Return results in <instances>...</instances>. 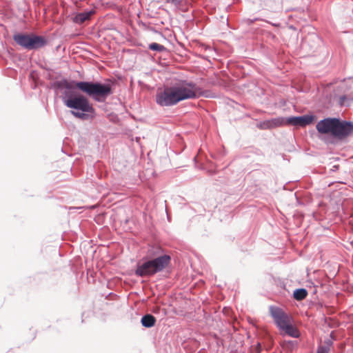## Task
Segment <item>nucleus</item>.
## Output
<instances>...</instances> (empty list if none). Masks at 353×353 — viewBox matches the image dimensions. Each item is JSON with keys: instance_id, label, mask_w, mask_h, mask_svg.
Listing matches in <instances>:
<instances>
[{"instance_id": "f257e3e1", "label": "nucleus", "mask_w": 353, "mask_h": 353, "mask_svg": "<svg viewBox=\"0 0 353 353\" xmlns=\"http://www.w3.org/2000/svg\"><path fill=\"white\" fill-rule=\"evenodd\" d=\"M58 88L62 90L61 99L64 105L72 109L71 113L79 119H85V113H92L94 108L85 97L76 91L77 88L99 102H103L111 94L110 85L88 81L64 79L58 82Z\"/></svg>"}, {"instance_id": "f03ea898", "label": "nucleus", "mask_w": 353, "mask_h": 353, "mask_svg": "<svg viewBox=\"0 0 353 353\" xmlns=\"http://www.w3.org/2000/svg\"><path fill=\"white\" fill-rule=\"evenodd\" d=\"M201 90L194 83L181 81L172 86L159 89L156 95V102L161 106H172L187 99L200 96Z\"/></svg>"}, {"instance_id": "7ed1b4c3", "label": "nucleus", "mask_w": 353, "mask_h": 353, "mask_svg": "<svg viewBox=\"0 0 353 353\" xmlns=\"http://www.w3.org/2000/svg\"><path fill=\"white\" fill-rule=\"evenodd\" d=\"M316 128L321 134H330L338 138L347 137L353 132L352 123L335 118L324 119L317 123Z\"/></svg>"}, {"instance_id": "20e7f679", "label": "nucleus", "mask_w": 353, "mask_h": 353, "mask_svg": "<svg viewBox=\"0 0 353 353\" xmlns=\"http://www.w3.org/2000/svg\"><path fill=\"white\" fill-rule=\"evenodd\" d=\"M170 261L168 255L159 256L152 260L139 263L135 270V274L139 276H150L162 271Z\"/></svg>"}, {"instance_id": "39448f33", "label": "nucleus", "mask_w": 353, "mask_h": 353, "mask_svg": "<svg viewBox=\"0 0 353 353\" xmlns=\"http://www.w3.org/2000/svg\"><path fill=\"white\" fill-rule=\"evenodd\" d=\"M13 39L18 45L28 50L37 49L46 44L43 37L34 34L17 33L13 35Z\"/></svg>"}, {"instance_id": "423d86ee", "label": "nucleus", "mask_w": 353, "mask_h": 353, "mask_svg": "<svg viewBox=\"0 0 353 353\" xmlns=\"http://www.w3.org/2000/svg\"><path fill=\"white\" fill-rule=\"evenodd\" d=\"M270 314L279 330L291 323L292 318L286 314L282 309L276 307H270Z\"/></svg>"}, {"instance_id": "0eeeda50", "label": "nucleus", "mask_w": 353, "mask_h": 353, "mask_svg": "<svg viewBox=\"0 0 353 353\" xmlns=\"http://www.w3.org/2000/svg\"><path fill=\"white\" fill-rule=\"evenodd\" d=\"M315 119L313 115H303L301 117H292L285 119L284 124H290L294 126L305 127L312 123Z\"/></svg>"}, {"instance_id": "6e6552de", "label": "nucleus", "mask_w": 353, "mask_h": 353, "mask_svg": "<svg viewBox=\"0 0 353 353\" xmlns=\"http://www.w3.org/2000/svg\"><path fill=\"white\" fill-rule=\"evenodd\" d=\"M284 118H275L270 120L260 122L257 126L261 129H270L284 125Z\"/></svg>"}, {"instance_id": "1a4fd4ad", "label": "nucleus", "mask_w": 353, "mask_h": 353, "mask_svg": "<svg viewBox=\"0 0 353 353\" xmlns=\"http://www.w3.org/2000/svg\"><path fill=\"white\" fill-rule=\"evenodd\" d=\"M280 331L282 335H288L293 338H299L300 336V332L294 325L293 321L281 328Z\"/></svg>"}, {"instance_id": "9d476101", "label": "nucleus", "mask_w": 353, "mask_h": 353, "mask_svg": "<svg viewBox=\"0 0 353 353\" xmlns=\"http://www.w3.org/2000/svg\"><path fill=\"white\" fill-rule=\"evenodd\" d=\"M94 13V10L83 12L77 14L74 18V21L77 23H83L87 20H89L90 19V17Z\"/></svg>"}, {"instance_id": "9b49d317", "label": "nucleus", "mask_w": 353, "mask_h": 353, "mask_svg": "<svg viewBox=\"0 0 353 353\" xmlns=\"http://www.w3.org/2000/svg\"><path fill=\"white\" fill-rule=\"evenodd\" d=\"M156 319L151 314H146L141 319L142 325L145 327H151L154 325Z\"/></svg>"}, {"instance_id": "f8f14e48", "label": "nucleus", "mask_w": 353, "mask_h": 353, "mask_svg": "<svg viewBox=\"0 0 353 353\" xmlns=\"http://www.w3.org/2000/svg\"><path fill=\"white\" fill-rule=\"evenodd\" d=\"M281 347L288 351H293L297 346V343L294 341L284 340L280 342Z\"/></svg>"}, {"instance_id": "ddd939ff", "label": "nucleus", "mask_w": 353, "mask_h": 353, "mask_svg": "<svg viewBox=\"0 0 353 353\" xmlns=\"http://www.w3.org/2000/svg\"><path fill=\"white\" fill-rule=\"evenodd\" d=\"M307 294V290L305 289H297L294 292V297L296 300H303Z\"/></svg>"}, {"instance_id": "4468645a", "label": "nucleus", "mask_w": 353, "mask_h": 353, "mask_svg": "<svg viewBox=\"0 0 353 353\" xmlns=\"http://www.w3.org/2000/svg\"><path fill=\"white\" fill-rule=\"evenodd\" d=\"M149 48L153 51L162 52L165 50V48L157 43H152L149 45Z\"/></svg>"}, {"instance_id": "2eb2a0df", "label": "nucleus", "mask_w": 353, "mask_h": 353, "mask_svg": "<svg viewBox=\"0 0 353 353\" xmlns=\"http://www.w3.org/2000/svg\"><path fill=\"white\" fill-rule=\"evenodd\" d=\"M317 353H328L327 350L324 347H320L318 349Z\"/></svg>"}]
</instances>
